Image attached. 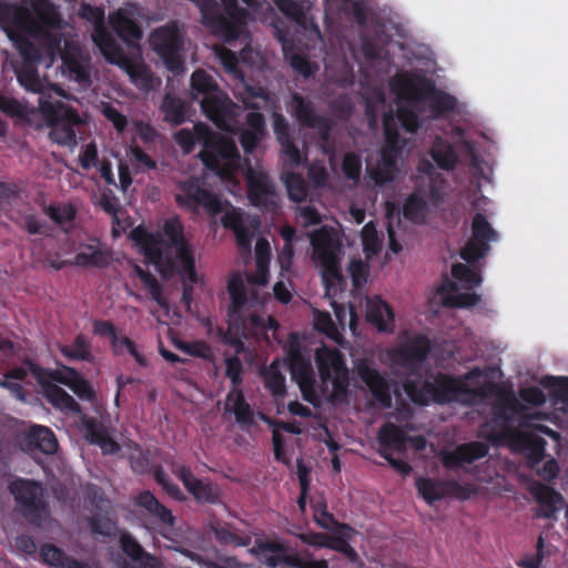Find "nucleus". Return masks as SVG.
I'll list each match as a JSON object with an SVG mask.
<instances>
[{
  "label": "nucleus",
  "instance_id": "10",
  "mask_svg": "<svg viewBox=\"0 0 568 568\" xmlns=\"http://www.w3.org/2000/svg\"><path fill=\"white\" fill-rule=\"evenodd\" d=\"M200 158L203 164L222 178L232 175L241 159L235 142L224 136H210L204 141Z\"/></svg>",
  "mask_w": 568,
  "mask_h": 568
},
{
  "label": "nucleus",
  "instance_id": "30",
  "mask_svg": "<svg viewBox=\"0 0 568 568\" xmlns=\"http://www.w3.org/2000/svg\"><path fill=\"white\" fill-rule=\"evenodd\" d=\"M366 318L371 324L375 325L379 332H393L394 312L389 304L381 297L368 301Z\"/></svg>",
  "mask_w": 568,
  "mask_h": 568
},
{
  "label": "nucleus",
  "instance_id": "50",
  "mask_svg": "<svg viewBox=\"0 0 568 568\" xmlns=\"http://www.w3.org/2000/svg\"><path fill=\"white\" fill-rule=\"evenodd\" d=\"M383 130L386 142L385 148L394 151L395 155L400 154L403 149V140L400 138L396 120L390 113L384 115Z\"/></svg>",
  "mask_w": 568,
  "mask_h": 568
},
{
  "label": "nucleus",
  "instance_id": "54",
  "mask_svg": "<svg viewBox=\"0 0 568 568\" xmlns=\"http://www.w3.org/2000/svg\"><path fill=\"white\" fill-rule=\"evenodd\" d=\"M430 93L429 108L436 116L444 115L445 113L455 110L457 105L455 97L444 91H435V88L428 94Z\"/></svg>",
  "mask_w": 568,
  "mask_h": 568
},
{
  "label": "nucleus",
  "instance_id": "64",
  "mask_svg": "<svg viewBox=\"0 0 568 568\" xmlns=\"http://www.w3.org/2000/svg\"><path fill=\"white\" fill-rule=\"evenodd\" d=\"M480 295L474 292L456 293L446 298V303L453 307H471L479 303Z\"/></svg>",
  "mask_w": 568,
  "mask_h": 568
},
{
  "label": "nucleus",
  "instance_id": "7",
  "mask_svg": "<svg viewBox=\"0 0 568 568\" xmlns=\"http://www.w3.org/2000/svg\"><path fill=\"white\" fill-rule=\"evenodd\" d=\"M445 200V187L440 179L416 180L413 192L402 206L404 219L413 224L423 225L430 213V206L437 207Z\"/></svg>",
  "mask_w": 568,
  "mask_h": 568
},
{
  "label": "nucleus",
  "instance_id": "3",
  "mask_svg": "<svg viewBox=\"0 0 568 568\" xmlns=\"http://www.w3.org/2000/svg\"><path fill=\"white\" fill-rule=\"evenodd\" d=\"M37 114L49 129L51 142L71 149L78 144L77 129L83 121L75 108L52 95H39Z\"/></svg>",
  "mask_w": 568,
  "mask_h": 568
},
{
  "label": "nucleus",
  "instance_id": "40",
  "mask_svg": "<svg viewBox=\"0 0 568 568\" xmlns=\"http://www.w3.org/2000/svg\"><path fill=\"white\" fill-rule=\"evenodd\" d=\"M0 111L13 119L29 122L30 116L37 114V108H29L18 99L0 93Z\"/></svg>",
  "mask_w": 568,
  "mask_h": 568
},
{
  "label": "nucleus",
  "instance_id": "46",
  "mask_svg": "<svg viewBox=\"0 0 568 568\" xmlns=\"http://www.w3.org/2000/svg\"><path fill=\"white\" fill-rule=\"evenodd\" d=\"M186 490L200 503L216 504L220 500L217 487L199 478H195Z\"/></svg>",
  "mask_w": 568,
  "mask_h": 568
},
{
  "label": "nucleus",
  "instance_id": "37",
  "mask_svg": "<svg viewBox=\"0 0 568 568\" xmlns=\"http://www.w3.org/2000/svg\"><path fill=\"white\" fill-rule=\"evenodd\" d=\"M379 449H394L402 452L405 449L406 436L405 433L393 423H385L378 432Z\"/></svg>",
  "mask_w": 568,
  "mask_h": 568
},
{
  "label": "nucleus",
  "instance_id": "45",
  "mask_svg": "<svg viewBox=\"0 0 568 568\" xmlns=\"http://www.w3.org/2000/svg\"><path fill=\"white\" fill-rule=\"evenodd\" d=\"M162 111L164 112L165 120L179 125L185 121V103L179 97L166 93L162 102Z\"/></svg>",
  "mask_w": 568,
  "mask_h": 568
},
{
  "label": "nucleus",
  "instance_id": "38",
  "mask_svg": "<svg viewBox=\"0 0 568 568\" xmlns=\"http://www.w3.org/2000/svg\"><path fill=\"white\" fill-rule=\"evenodd\" d=\"M47 398L59 410L75 415L82 414V408L75 399L58 385H51L47 388Z\"/></svg>",
  "mask_w": 568,
  "mask_h": 568
},
{
  "label": "nucleus",
  "instance_id": "28",
  "mask_svg": "<svg viewBox=\"0 0 568 568\" xmlns=\"http://www.w3.org/2000/svg\"><path fill=\"white\" fill-rule=\"evenodd\" d=\"M227 291L231 298L229 316L234 320L243 321L242 313L245 306L257 298V293L254 292L248 298L245 284L240 275H234L230 278Z\"/></svg>",
  "mask_w": 568,
  "mask_h": 568
},
{
  "label": "nucleus",
  "instance_id": "55",
  "mask_svg": "<svg viewBox=\"0 0 568 568\" xmlns=\"http://www.w3.org/2000/svg\"><path fill=\"white\" fill-rule=\"evenodd\" d=\"M43 212L58 225L73 222L77 215V210L71 204H50L43 207Z\"/></svg>",
  "mask_w": 568,
  "mask_h": 568
},
{
  "label": "nucleus",
  "instance_id": "61",
  "mask_svg": "<svg viewBox=\"0 0 568 568\" xmlns=\"http://www.w3.org/2000/svg\"><path fill=\"white\" fill-rule=\"evenodd\" d=\"M93 333L98 336H108L115 353H119L120 337L116 334V328L111 321L95 320L93 322Z\"/></svg>",
  "mask_w": 568,
  "mask_h": 568
},
{
  "label": "nucleus",
  "instance_id": "60",
  "mask_svg": "<svg viewBox=\"0 0 568 568\" xmlns=\"http://www.w3.org/2000/svg\"><path fill=\"white\" fill-rule=\"evenodd\" d=\"M173 344L178 349L191 356L207 358L210 354V346L202 341L184 342L182 339H174Z\"/></svg>",
  "mask_w": 568,
  "mask_h": 568
},
{
  "label": "nucleus",
  "instance_id": "32",
  "mask_svg": "<svg viewBox=\"0 0 568 568\" xmlns=\"http://www.w3.org/2000/svg\"><path fill=\"white\" fill-rule=\"evenodd\" d=\"M120 547L122 551L135 564L142 568H152L155 557L145 551L142 545L128 531L120 535Z\"/></svg>",
  "mask_w": 568,
  "mask_h": 568
},
{
  "label": "nucleus",
  "instance_id": "42",
  "mask_svg": "<svg viewBox=\"0 0 568 568\" xmlns=\"http://www.w3.org/2000/svg\"><path fill=\"white\" fill-rule=\"evenodd\" d=\"M88 527L93 536L114 538L118 534L116 520L108 514H93L88 518Z\"/></svg>",
  "mask_w": 568,
  "mask_h": 568
},
{
  "label": "nucleus",
  "instance_id": "29",
  "mask_svg": "<svg viewBox=\"0 0 568 568\" xmlns=\"http://www.w3.org/2000/svg\"><path fill=\"white\" fill-rule=\"evenodd\" d=\"M53 378L68 386L81 399L92 400L95 397L94 389L89 381L74 368L65 366L62 372H57Z\"/></svg>",
  "mask_w": 568,
  "mask_h": 568
},
{
  "label": "nucleus",
  "instance_id": "8",
  "mask_svg": "<svg viewBox=\"0 0 568 568\" xmlns=\"http://www.w3.org/2000/svg\"><path fill=\"white\" fill-rule=\"evenodd\" d=\"M21 515L36 527H42L50 515L49 504L45 499L41 483L19 478L9 486Z\"/></svg>",
  "mask_w": 568,
  "mask_h": 568
},
{
  "label": "nucleus",
  "instance_id": "24",
  "mask_svg": "<svg viewBox=\"0 0 568 568\" xmlns=\"http://www.w3.org/2000/svg\"><path fill=\"white\" fill-rule=\"evenodd\" d=\"M40 561L51 568H91V566L82 560L69 556L62 548L44 542L39 549Z\"/></svg>",
  "mask_w": 568,
  "mask_h": 568
},
{
  "label": "nucleus",
  "instance_id": "22",
  "mask_svg": "<svg viewBox=\"0 0 568 568\" xmlns=\"http://www.w3.org/2000/svg\"><path fill=\"white\" fill-rule=\"evenodd\" d=\"M435 374L432 379H423L420 374L412 373L403 383L408 398L416 405L426 406L435 403Z\"/></svg>",
  "mask_w": 568,
  "mask_h": 568
},
{
  "label": "nucleus",
  "instance_id": "5",
  "mask_svg": "<svg viewBox=\"0 0 568 568\" xmlns=\"http://www.w3.org/2000/svg\"><path fill=\"white\" fill-rule=\"evenodd\" d=\"M389 88L399 99L408 102L407 105H399L396 111V118L402 128L408 133L417 132L420 121L414 105L433 91L434 84L425 77L404 73L396 74L390 80Z\"/></svg>",
  "mask_w": 568,
  "mask_h": 568
},
{
  "label": "nucleus",
  "instance_id": "15",
  "mask_svg": "<svg viewBox=\"0 0 568 568\" xmlns=\"http://www.w3.org/2000/svg\"><path fill=\"white\" fill-rule=\"evenodd\" d=\"M359 379L368 387L373 399L383 408L392 407L390 385L388 379L378 369L372 367L369 362L361 358L355 364Z\"/></svg>",
  "mask_w": 568,
  "mask_h": 568
},
{
  "label": "nucleus",
  "instance_id": "62",
  "mask_svg": "<svg viewBox=\"0 0 568 568\" xmlns=\"http://www.w3.org/2000/svg\"><path fill=\"white\" fill-rule=\"evenodd\" d=\"M225 375L230 378L233 389H239L243 382V365L237 356H230L225 358Z\"/></svg>",
  "mask_w": 568,
  "mask_h": 568
},
{
  "label": "nucleus",
  "instance_id": "9",
  "mask_svg": "<svg viewBox=\"0 0 568 568\" xmlns=\"http://www.w3.org/2000/svg\"><path fill=\"white\" fill-rule=\"evenodd\" d=\"M150 45L169 71L179 73L184 70V38L175 23L153 30Z\"/></svg>",
  "mask_w": 568,
  "mask_h": 568
},
{
  "label": "nucleus",
  "instance_id": "17",
  "mask_svg": "<svg viewBox=\"0 0 568 568\" xmlns=\"http://www.w3.org/2000/svg\"><path fill=\"white\" fill-rule=\"evenodd\" d=\"M111 251L99 239L91 237L80 242L74 264L81 267L104 268L111 263Z\"/></svg>",
  "mask_w": 568,
  "mask_h": 568
},
{
  "label": "nucleus",
  "instance_id": "36",
  "mask_svg": "<svg viewBox=\"0 0 568 568\" xmlns=\"http://www.w3.org/2000/svg\"><path fill=\"white\" fill-rule=\"evenodd\" d=\"M415 485L418 494L429 505H433L435 501L442 500L448 496L447 481L418 477Z\"/></svg>",
  "mask_w": 568,
  "mask_h": 568
},
{
  "label": "nucleus",
  "instance_id": "1",
  "mask_svg": "<svg viewBox=\"0 0 568 568\" xmlns=\"http://www.w3.org/2000/svg\"><path fill=\"white\" fill-rule=\"evenodd\" d=\"M131 239L145 258L154 264L164 278L179 275L182 282V303L187 312L194 301L193 284L199 282L193 245L186 239L179 216L166 219L162 234H153L143 226L132 230Z\"/></svg>",
  "mask_w": 568,
  "mask_h": 568
},
{
  "label": "nucleus",
  "instance_id": "57",
  "mask_svg": "<svg viewBox=\"0 0 568 568\" xmlns=\"http://www.w3.org/2000/svg\"><path fill=\"white\" fill-rule=\"evenodd\" d=\"M277 9L287 18L301 23L305 19L304 6L294 0H273Z\"/></svg>",
  "mask_w": 568,
  "mask_h": 568
},
{
  "label": "nucleus",
  "instance_id": "58",
  "mask_svg": "<svg viewBox=\"0 0 568 568\" xmlns=\"http://www.w3.org/2000/svg\"><path fill=\"white\" fill-rule=\"evenodd\" d=\"M362 243L364 252L367 255H374L379 251L381 242L373 222H368L362 229Z\"/></svg>",
  "mask_w": 568,
  "mask_h": 568
},
{
  "label": "nucleus",
  "instance_id": "56",
  "mask_svg": "<svg viewBox=\"0 0 568 568\" xmlns=\"http://www.w3.org/2000/svg\"><path fill=\"white\" fill-rule=\"evenodd\" d=\"M342 171L344 175L357 183L362 173V159L354 152H347L342 161Z\"/></svg>",
  "mask_w": 568,
  "mask_h": 568
},
{
  "label": "nucleus",
  "instance_id": "13",
  "mask_svg": "<svg viewBox=\"0 0 568 568\" xmlns=\"http://www.w3.org/2000/svg\"><path fill=\"white\" fill-rule=\"evenodd\" d=\"M245 181L251 205L266 212H274L277 209L278 194L276 186L265 171L248 166L245 172Z\"/></svg>",
  "mask_w": 568,
  "mask_h": 568
},
{
  "label": "nucleus",
  "instance_id": "16",
  "mask_svg": "<svg viewBox=\"0 0 568 568\" xmlns=\"http://www.w3.org/2000/svg\"><path fill=\"white\" fill-rule=\"evenodd\" d=\"M314 258L328 272L337 271L336 250L338 243L334 240L327 227L323 226L311 234Z\"/></svg>",
  "mask_w": 568,
  "mask_h": 568
},
{
  "label": "nucleus",
  "instance_id": "4",
  "mask_svg": "<svg viewBox=\"0 0 568 568\" xmlns=\"http://www.w3.org/2000/svg\"><path fill=\"white\" fill-rule=\"evenodd\" d=\"M223 11L216 0H202L199 8L202 23L211 32L226 42L236 40L246 26L247 11L239 6L237 0H221Z\"/></svg>",
  "mask_w": 568,
  "mask_h": 568
},
{
  "label": "nucleus",
  "instance_id": "34",
  "mask_svg": "<svg viewBox=\"0 0 568 568\" xmlns=\"http://www.w3.org/2000/svg\"><path fill=\"white\" fill-rule=\"evenodd\" d=\"M287 550L284 544L274 540L255 539L251 552L256 556H265L264 562L271 568H275L282 562V556Z\"/></svg>",
  "mask_w": 568,
  "mask_h": 568
},
{
  "label": "nucleus",
  "instance_id": "6",
  "mask_svg": "<svg viewBox=\"0 0 568 568\" xmlns=\"http://www.w3.org/2000/svg\"><path fill=\"white\" fill-rule=\"evenodd\" d=\"M521 409V404L516 397L511 396L496 408L495 420L501 422L511 443L526 454L527 465L530 468H536L546 457L547 442L539 435L508 426L514 417L520 414Z\"/></svg>",
  "mask_w": 568,
  "mask_h": 568
},
{
  "label": "nucleus",
  "instance_id": "20",
  "mask_svg": "<svg viewBox=\"0 0 568 568\" xmlns=\"http://www.w3.org/2000/svg\"><path fill=\"white\" fill-rule=\"evenodd\" d=\"M81 424L88 442L98 445L103 454L113 455L120 452V445L110 436L106 427L100 420L91 416L82 415Z\"/></svg>",
  "mask_w": 568,
  "mask_h": 568
},
{
  "label": "nucleus",
  "instance_id": "59",
  "mask_svg": "<svg viewBox=\"0 0 568 568\" xmlns=\"http://www.w3.org/2000/svg\"><path fill=\"white\" fill-rule=\"evenodd\" d=\"M314 521L323 529L327 530H348L352 532H356L354 528H352L348 524L338 523L334 515L331 514L327 509H323L317 511V515L314 516Z\"/></svg>",
  "mask_w": 568,
  "mask_h": 568
},
{
  "label": "nucleus",
  "instance_id": "35",
  "mask_svg": "<svg viewBox=\"0 0 568 568\" xmlns=\"http://www.w3.org/2000/svg\"><path fill=\"white\" fill-rule=\"evenodd\" d=\"M29 444L47 455L58 450V440L54 433L47 426H32L28 434Z\"/></svg>",
  "mask_w": 568,
  "mask_h": 568
},
{
  "label": "nucleus",
  "instance_id": "27",
  "mask_svg": "<svg viewBox=\"0 0 568 568\" xmlns=\"http://www.w3.org/2000/svg\"><path fill=\"white\" fill-rule=\"evenodd\" d=\"M224 409L234 414L236 423L242 428L255 424L254 412L241 389H231L227 393Z\"/></svg>",
  "mask_w": 568,
  "mask_h": 568
},
{
  "label": "nucleus",
  "instance_id": "19",
  "mask_svg": "<svg viewBox=\"0 0 568 568\" xmlns=\"http://www.w3.org/2000/svg\"><path fill=\"white\" fill-rule=\"evenodd\" d=\"M429 352V339L426 336L418 335L394 352V361L415 373L417 367L427 358Z\"/></svg>",
  "mask_w": 568,
  "mask_h": 568
},
{
  "label": "nucleus",
  "instance_id": "21",
  "mask_svg": "<svg viewBox=\"0 0 568 568\" xmlns=\"http://www.w3.org/2000/svg\"><path fill=\"white\" fill-rule=\"evenodd\" d=\"M488 454V446L481 442H471L457 446L453 452L446 453L443 464L448 469H456L464 464H471Z\"/></svg>",
  "mask_w": 568,
  "mask_h": 568
},
{
  "label": "nucleus",
  "instance_id": "2",
  "mask_svg": "<svg viewBox=\"0 0 568 568\" xmlns=\"http://www.w3.org/2000/svg\"><path fill=\"white\" fill-rule=\"evenodd\" d=\"M191 94L193 100L200 99L203 114L216 128L225 132H233L235 104L205 70L197 69L192 73Z\"/></svg>",
  "mask_w": 568,
  "mask_h": 568
},
{
  "label": "nucleus",
  "instance_id": "33",
  "mask_svg": "<svg viewBox=\"0 0 568 568\" xmlns=\"http://www.w3.org/2000/svg\"><path fill=\"white\" fill-rule=\"evenodd\" d=\"M38 30V23L28 8L18 7L14 9L11 27L7 30L9 39L14 34L36 36Z\"/></svg>",
  "mask_w": 568,
  "mask_h": 568
},
{
  "label": "nucleus",
  "instance_id": "31",
  "mask_svg": "<svg viewBox=\"0 0 568 568\" xmlns=\"http://www.w3.org/2000/svg\"><path fill=\"white\" fill-rule=\"evenodd\" d=\"M110 24L116 36L131 45L142 39V30L139 24L124 11H116L110 17Z\"/></svg>",
  "mask_w": 568,
  "mask_h": 568
},
{
  "label": "nucleus",
  "instance_id": "53",
  "mask_svg": "<svg viewBox=\"0 0 568 568\" xmlns=\"http://www.w3.org/2000/svg\"><path fill=\"white\" fill-rule=\"evenodd\" d=\"M452 275L455 280L463 283L467 288L477 287L483 281L478 270L463 263H456L453 265Z\"/></svg>",
  "mask_w": 568,
  "mask_h": 568
},
{
  "label": "nucleus",
  "instance_id": "49",
  "mask_svg": "<svg viewBox=\"0 0 568 568\" xmlns=\"http://www.w3.org/2000/svg\"><path fill=\"white\" fill-rule=\"evenodd\" d=\"M262 375L265 388H267L273 396L282 397L285 395V377L275 363H272L268 368L263 371Z\"/></svg>",
  "mask_w": 568,
  "mask_h": 568
},
{
  "label": "nucleus",
  "instance_id": "41",
  "mask_svg": "<svg viewBox=\"0 0 568 568\" xmlns=\"http://www.w3.org/2000/svg\"><path fill=\"white\" fill-rule=\"evenodd\" d=\"M318 371L323 381H327L332 375L346 369L345 359L339 351H327L325 355L318 356Z\"/></svg>",
  "mask_w": 568,
  "mask_h": 568
},
{
  "label": "nucleus",
  "instance_id": "43",
  "mask_svg": "<svg viewBox=\"0 0 568 568\" xmlns=\"http://www.w3.org/2000/svg\"><path fill=\"white\" fill-rule=\"evenodd\" d=\"M17 79L20 85L27 91L39 93L40 95H48L44 92V84L42 83L34 64L23 63L17 70Z\"/></svg>",
  "mask_w": 568,
  "mask_h": 568
},
{
  "label": "nucleus",
  "instance_id": "18",
  "mask_svg": "<svg viewBox=\"0 0 568 568\" xmlns=\"http://www.w3.org/2000/svg\"><path fill=\"white\" fill-rule=\"evenodd\" d=\"M292 114L301 126L317 129L322 132L323 136L328 134L329 125L327 119L316 111L313 101L297 92L292 94Z\"/></svg>",
  "mask_w": 568,
  "mask_h": 568
},
{
  "label": "nucleus",
  "instance_id": "48",
  "mask_svg": "<svg viewBox=\"0 0 568 568\" xmlns=\"http://www.w3.org/2000/svg\"><path fill=\"white\" fill-rule=\"evenodd\" d=\"M283 182L286 186L290 200L295 203L305 201L307 196V187L301 174L287 172L283 175Z\"/></svg>",
  "mask_w": 568,
  "mask_h": 568
},
{
  "label": "nucleus",
  "instance_id": "11",
  "mask_svg": "<svg viewBox=\"0 0 568 568\" xmlns=\"http://www.w3.org/2000/svg\"><path fill=\"white\" fill-rule=\"evenodd\" d=\"M79 17L94 26L92 41L108 62H121L124 51L104 26V10L100 7L82 2L79 8Z\"/></svg>",
  "mask_w": 568,
  "mask_h": 568
},
{
  "label": "nucleus",
  "instance_id": "12",
  "mask_svg": "<svg viewBox=\"0 0 568 568\" xmlns=\"http://www.w3.org/2000/svg\"><path fill=\"white\" fill-rule=\"evenodd\" d=\"M175 202L181 209L197 212L203 209L210 216L222 212V203L216 194L203 187L199 179L191 178L178 184Z\"/></svg>",
  "mask_w": 568,
  "mask_h": 568
},
{
  "label": "nucleus",
  "instance_id": "63",
  "mask_svg": "<svg viewBox=\"0 0 568 568\" xmlns=\"http://www.w3.org/2000/svg\"><path fill=\"white\" fill-rule=\"evenodd\" d=\"M84 499L95 509L102 511L109 504L103 489L97 485H88L84 489Z\"/></svg>",
  "mask_w": 568,
  "mask_h": 568
},
{
  "label": "nucleus",
  "instance_id": "23",
  "mask_svg": "<svg viewBox=\"0 0 568 568\" xmlns=\"http://www.w3.org/2000/svg\"><path fill=\"white\" fill-rule=\"evenodd\" d=\"M532 495L538 504L536 517L556 519L565 503L562 495L547 485L535 487Z\"/></svg>",
  "mask_w": 568,
  "mask_h": 568
},
{
  "label": "nucleus",
  "instance_id": "47",
  "mask_svg": "<svg viewBox=\"0 0 568 568\" xmlns=\"http://www.w3.org/2000/svg\"><path fill=\"white\" fill-rule=\"evenodd\" d=\"M60 352L63 356L73 361H89L92 357L90 343L82 334L77 335L71 345H62Z\"/></svg>",
  "mask_w": 568,
  "mask_h": 568
},
{
  "label": "nucleus",
  "instance_id": "39",
  "mask_svg": "<svg viewBox=\"0 0 568 568\" xmlns=\"http://www.w3.org/2000/svg\"><path fill=\"white\" fill-rule=\"evenodd\" d=\"M31 7L42 26L51 29H59L61 27V14L49 0H32Z\"/></svg>",
  "mask_w": 568,
  "mask_h": 568
},
{
  "label": "nucleus",
  "instance_id": "52",
  "mask_svg": "<svg viewBox=\"0 0 568 568\" xmlns=\"http://www.w3.org/2000/svg\"><path fill=\"white\" fill-rule=\"evenodd\" d=\"M30 36L14 34L11 41L19 51L20 55L24 59V63H34L40 61L41 52L39 48L29 39Z\"/></svg>",
  "mask_w": 568,
  "mask_h": 568
},
{
  "label": "nucleus",
  "instance_id": "26",
  "mask_svg": "<svg viewBox=\"0 0 568 568\" xmlns=\"http://www.w3.org/2000/svg\"><path fill=\"white\" fill-rule=\"evenodd\" d=\"M250 98L243 101L245 108L254 110L248 112L245 116L246 130L255 131L257 134H266L265 118L261 112H257L262 106L260 103L253 101V99H262L263 103H267L268 93L263 88H250Z\"/></svg>",
  "mask_w": 568,
  "mask_h": 568
},
{
  "label": "nucleus",
  "instance_id": "25",
  "mask_svg": "<svg viewBox=\"0 0 568 568\" xmlns=\"http://www.w3.org/2000/svg\"><path fill=\"white\" fill-rule=\"evenodd\" d=\"M435 403L440 405L456 402L468 392L464 382L442 372L435 374Z\"/></svg>",
  "mask_w": 568,
  "mask_h": 568
},
{
  "label": "nucleus",
  "instance_id": "51",
  "mask_svg": "<svg viewBox=\"0 0 568 568\" xmlns=\"http://www.w3.org/2000/svg\"><path fill=\"white\" fill-rule=\"evenodd\" d=\"M124 60L121 62H111L112 64H116L123 67L131 78L132 82L140 83L143 87H149L151 82V71L143 63H132L130 59L124 53Z\"/></svg>",
  "mask_w": 568,
  "mask_h": 568
},
{
  "label": "nucleus",
  "instance_id": "44",
  "mask_svg": "<svg viewBox=\"0 0 568 568\" xmlns=\"http://www.w3.org/2000/svg\"><path fill=\"white\" fill-rule=\"evenodd\" d=\"M430 155L443 170H453L457 163V155L453 146L437 138L430 149Z\"/></svg>",
  "mask_w": 568,
  "mask_h": 568
},
{
  "label": "nucleus",
  "instance_id": "14",
  "mask_svg": "<svg viewBox=\"0 0 568 568\" xmlns=\"http://www.w3.org/2000/svg\"><path fill=\"white\" fill-rule=\"evenodd\" d=\"M498 240V233L483 213H476L471 221V235L460 251V257L474 264L490 251V242Z\"/></svg>",
  "mask_w": 568,
  "mask_h": 568
}]
</instances>
